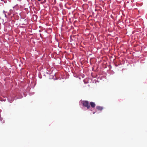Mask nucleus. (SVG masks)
Here are the masks:
<instances>
[{"label":"nucleus","instance_id":"nucleus-1","mask_svg":"<svg viewBox=\"0 0 147 147\" xmlns=\"http://www.w3.org/2000/svg\"><path fill=\"white\" fill-rule=\"evenodd\" d=\"M82 103L83 106L86 107L87 109H89L90 107V106L89 104V102L87 100L83 101Z\"/></svg>","mask_w":147,"mask_h":147},{"label":"nucleus","instance_id":"nucleus-2","mask_svg":"<svg viewBox=\"0 0 147 147\" xmlns=\"http://www.w3.org/2000/svg\"><path fill=\"white\" fill-rule=\"evenodd\" d=\"M90 104L92 108H94L95 106V104L94 102H91L90 103Z\"/></svg>","mask_w":147,"mask_h":147},{"label":"nucleus","instance_id":"nucleus-3","mask_svg":"<svg viewBox=\"0 0 147 147\" xmlns=\"http://www.w3.org/2000/svg\"><path fill=\"white\" fill-rule=\"evenodd\" d=\"M96 108L99 110H101V107L100 106H97L96 107Z\"/></svg>","mask_w":147,"mask_h":147},{"label":"nucleus","instance_id":"nucleus-4","mask_svg":"<svg viewBox=\"0 0 147 147\" xmlns=\"http://www.w3.org/2000/svg\"><path fill=\"white\" fill-rule=\"evenodd\" d=\"M3 13H4L5 17L7 18V16L6 14V13H7V12H5V11H3Z\"/></svg>","mask_w":147,"mask_h":147},{"label":"nucleus","instance_id":"nucleus-5","mask_svg":"<svg viewBox=\"0 0 147 147\" xmlns=\"http://www.w3.org/2000/svg\"><path fill=\"white\" fill-rule=\"evenodd\" d=\"M7 13L8 15H9V16L10 15H11V11H9V12H8V13H7Z\"/></svg>","mask_w":147,"mask_h":147},{"label":"nucleus","instance_id":"nucleus-6","mask_svg":"<svg viewBox=\"0 0 147 147\" xmlns=\"http://www.w3.org/2000/svg\"><path fill=\"white\" fill-rule=\"evenodd\" d=\"M43 0H38V1H43Z\"/></svg>","mask_w":147,"mask_h":147},{"label":"nucleus","instance_id":"nucleus-7","mask_svg":"<svg viewBox=\"0 0 147 147\" xmlns=\"http://www.w3.org/2000/svg\"><path fill=\"white\" fill-rule=\"evenodd\" d=\"M21 0H19V1H21Z\"/></svg>","mask_w":147,"mask_h":147}]
</instances>
